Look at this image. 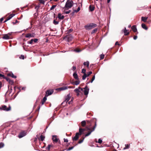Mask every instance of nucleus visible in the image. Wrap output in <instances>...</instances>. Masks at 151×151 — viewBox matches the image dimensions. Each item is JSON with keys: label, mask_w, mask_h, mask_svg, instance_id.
Segmentation results:
<instances>
[{"label": "nucleus", "mask_w": 151, "mask_h": 151, "mask_svg": "<svg viewBox=\"0 0 151 151\" xmlns=\"http://www.w3.org/2000/svg\"><path fill=\"white\" fill-rule=\"evenodd\" d=\"M86 122L85 121L83 120L81 122V125L83 127H85L86 125Z\"/></svg>", "instance_id": "25"}, {"label": "nucleus", "mask_w": 151, "mask_h": 151, "mask_svg": "<svg viewBox=\"0 0 151 151\" xmlns=\"http://www.w3.org/2000/svg\"><path fill=\"white\" fill-rule=\"evenodd\" d=\"M96 122H95V125L92 128V130H91V129L89 128V127H90L91 125H90L89 127H86V130H88V132L86 134L85 136L87 137L89 136L90 134L94 130L95 128L96 127Z\"/></svg>", "instance_id": "2"}, {"label": "nucleus", "mask_w": 151, "mask_h": 151, "mask_svg": "<svg viewBox=\"0 0 151 151\" xmlns=\"http://www.w3.org/2000/svg\"><path fill=\"white\" fill-rule=\"evenodd\" d=\"M104 55L102 54H101V55H100V60L103 59L104 58Z\"/></svg>", "instance_id": "36"}, {"label": "nucleus", "mask_w": 151, "mask_h": 151, "mask_svg": "<svg viewBox=\"0 0 151 151\" xmlns=\"http://www.w3.org/2000/svg\"><path fill=\"white\" fill-rule=\"evenodd\" d=\"M58 0H50V2L51 3H52L53 2V1H57Z\"/></svg>", "instance_id": "47"}, {"label": "nucleus", "mask_w": 151, "mask_h": 151, "mask_svg": "<svg viewBox=\"0 0 151 151\" xmlns=\"http://www.w3.org/2000/svg\"><path fill=\"white\" fill-rule=\"evenodd\" d=\"M26 135V133L25 131H23L21 132L18 135V137L19 138H20Z\"/></svg>", "instance_id": "7"}, {"label": "nucleus", "mask_w": 151, "mask_h": 151, "mask_svg": "<svg viewBox=\"0 0 151 151\" xmlns=\"http://www.w3.org/2000/svg\"><path fill=\"white\" fill-rule=\"evenodd\" d=\"M102 142V140L101 139H99L98 140V143L101 144Z\"/></svg>", "instance_id": "44"}, {"label": "nucleus", "mask_w": 151, "mask_h": 151, "mask_svg": "<svg viewBox=\"0 0 151 151\" xmlns=\"http://www.w3.org/2000/svg\"><path fill=\"white\" fill-rule=\"evenodd\" d=\"M141 26H142V28H143L145 30L147 29L148 28L146 26V25L145 24H143V23L142 24Z\"/></svg>", "instance_id": "29"}, {"label": "nucleus", "mask_w": 151, "mask_h": 151, "mask_svg": "<svg viewBox=\"0 0 151 151\" xmlns=\"http://www.w3.org/2000/svg\"><path fill=\"white\" fill-rule=\"evenodd\" d=\"M97 28L95 29H93L92 31V32H91V34H93L94 33H95L96 32H97Z\"/></svg>", "instance_id": "34"}, {"label": "nucleus", "mask_w": 151, "mask_h": 151, "mask_svg": "<svg viewBox=\"0 0 151 151\" xmlns=\"http://www.w3.org/2000/svg\"><path fill=\"white\" fill-rule=\"evenodd\" d=\"M83 91V88H82L81 87H79L78 88H76L75 89L74 91L76 93L80 92L81 91Z\"/></svg>", "instance_id": "12"}, {"label": "nucleus", "mask_w": 151, "mask_h": 151, "mask_svg": "<svg viewBox=\"0 0 151 151\" xmlns=\"http://www.w3.org/2000/svg\"><path fill=\"white\" fill-rule=\"evenodd\" d=\"M86 130V128L85 129H82L80 128L79 129V135H81L82 132L85 130Z\"/></svg>", "instance_id": "18"}, {"label": "nucleus", "mask_w": 151, "mask_h": 151, "mask_svg": "<svg viewBox=\"0 0 151 151\" xmlns=\"http://www.w3.org/2000/svg\"><path fill=\"white\" fill-rule=\"evenodd\" d=\"M70 12V10L67 11L65 12L66 14H68Z\"/></svg>", "instance_id": "49"}, {"label": "nucleus", "mask_w": 151, "mask_h": 151, "mask_svg": "<svg viewBox=\"0 0 151 151\" xmlns=\"http://www.w3.org/2000/svg\"><path fill=\"white\" fill-rule=\"evenodd\" d=\"M124 32L125 35H127L129 33V32H128V30L126 29L125 27L124 28Z\"/></svg>", "instance_id": "20"}, {"label": "nucleus", "mask_w": 151, "mask_h": 151, "mask_svg": "<svg viewBox=\"0 0 151 151\" xmlns=\"http://www.w3.org/2000/svg\"><path fill=\"white\" fill-rule=\"evenodd\" d=\"M52 139L54 142H57L58 141V139L57 138V136L56 135H52Z\"/></svg>", "instance_id": "6"}, {"label": "nucleus", "mask_w": 151, "mask_h": 151, "mask_svg": "<svg viewBox=\"0 0 151 151\" xmlns=\"http://www.w3.org/2000/svg\"><path fill=\"white\" fill-rule=\"evenodd\" d=\"M58 18L60 19H63L64 18V16L63 15H62V14L60 13H59L58 15Z\"/></svg>", "instance_id": "17"}, {"label": "nucleus", "mask_w": 151, "mask_h": 151, "mask_svg": "<svg viewBox=\"0 0 151 151\" xmlns=\"http://www.w3.org/2000/svg\"><path fill=\"white\" fill-rule=\"evenodd\" d=\"M87 75L86 74H84L82 76V79L84 80L86 77H87Z\"/></svg>", "instance_id": "32"}, {"label": "nucleus", "mask_w": 151, "mask_h": 151, "mask_svg": "<svg viewBox=\"0 0 151 151\" xmlns=\"http://www.w3.org/2000/svg\"><path fill=\"white\" fill-rule=\"evenodd\" d=\"M3 19H3V18H1L0 19V22H2V21H3Z\"/></svg>", "instance_id": "62"}, {"label": "nucleus", "mask_w": 151, "mask_h": 151, "mask_svg": "<svg viewBox=\"0 0 151 151\" xmlns=\"http://www.w3.org/2000/svg\"><path fill=\"white\" fill-rule=\"evenodd\" d=\"M73 76L74 78L76 80H78V79H79L76 72L73 73Z\"/></svg>", "instance_id": "16"}, {"label": "nucleus", "mask_w": 151, "mask_h": 151, "mask_svg": "<svg viewBox=\"0 0 151 151\" xmlns=\"http://www.w3.org/2000/svg\"><path fill=\"white\" fill-rule=\"evenodd\" d=\"M73 39V37L71 36H69L68 37V42L71 41Z\"/></svg>", "instance_id": "30"}, {"label": "nucleus", "mask_w": 151, "mask_h": 151, "mask_svg": "<svg viewBox=\"0 0 151 151\" xmlns=\"http://www.w3.org/2000/svg\"><path fill=\"white\" fill-rule=\"evenodd\" d=\"M45 93H46V95L42 100V101L41 102V105H43L44 104V103H45V101L47 100V91H46Z\"/></svg>", "instance_id": "9"}, {"label": "nucleus", "mask_w": 151, "mask_h": 151, "mask_svg": "<svg viewBox=\"0 0 151 151\" xmlns=\"http://www.w3.org/2000/svg\"><path fill=\"white\" fill-rule=\"evenodd\" d=\"M45 138V137L44 136L42 135H41L40 137H38V139L39 140H41L43 141Z\"/></svg>", "instance_id": "23"}, {"label": "nucleus", "mask_w": 151, "mask_h": 151, "mask_svg": "<svg viewBox=\"0 0 151 151\" xmlns=\"http://www.w3.org/2000/svg\"><path fill=\"white\" fill-rule=\"evenodd\" d=\"M92 72L91 71L88 72L87 74V76H89L91 74H92Z\"/></svg>", "instance_id": "41"}, {"label": "nucleus", "mask_w": 151, "mask_h": 151, "mask_svg": "<svg viewBox=\"0 0 151 151\" xmlns=\"http://www.w3.org/2000/svg\"><path fill=\"white\" fill-rule=\"evenodd\" d=\"M34 36L35 35L34 34H31L30 33H28L26 34L25 37L27 38H30V37H34Z\"/></svg>", "instance_id": "13"}, {"label": "nucleus", "mask_w": 151, "mask_h": 151, "mask_svg": "<svg viewBox=\"0 0 151 151\" xmlns=\"http://www.w3.org/2000/svg\"><path fill=\"white\" fill-rule=\"evenodd\" d=\"M14 14H12L9 15V16L7 18L6 21L12 18L14 16ZM6 20L5 22H6Z\"/></svg>", "instance_id": "26"}, {"label": "nucleus", "mask_w": 151, "mask_h": 151, "mask_svg": "<svg viewBox=\"0 0 151 151\" xmlns=\"http://www.w3.org/2000/svg\"><path fill=\"white\" fill-rule=\"evenodd\" d=\"M73 5V3L72 1L68 0L66 3L65 7L66 9L71 8Z\"/></svg>", "instance_id": "1"}, {"label": "nucleus", "mask_w": 151, "mask_h": 151, "mask_svg": "<svg viewBox=\"0 0 151 151\" xmlns=\"http://www.w3.org/2000/svg\"><path fill=\"white\" fill-rule=\"evenodd\" d=\"M74 50L77 52H79L81 51V50L79 49H75Z\"/></svg>", "instance_id": "46"}, {"label": "nucleus", "mask_w": 151, "mask_h": 151, "mask_svg": "<svg viewBox=\"0 0 151 151\" xmlns=\"http://www.w3.org/2000/svg\"><path fill=\"white\" fill-rule=\"evenodd\" d=\"M118 45L119 46H120V44L118 43V42H116L115 43V45Z\"/></svg>", "instance_id": "50"}, {"label": "nucleus", "mask_w": 151, "mask_h": 151, "mask_svg": "<svg viewBox=\"0 0 151 151\" xmlns=\"http://www.w3.org/2000/svg\"><path fill=\"white\" fill-rule=\"evenodd\" d=\"M2 86V83L1 82H0V89L1 88Z\"/></svg>", "instance_id": "61"}, {"label": "nucleus", "mask_w": 151, "mask_h": 151, "mask_svg": "<svg viewBox=\"0 0 151 151\" xmlns=\"http://www.w3.org/2000/svg\"><path fill=\"white\" fill-rule=\"evenodd\" d=\"M40 3H42L43 4H44V2H45V1H44L42 0H40Z\"/></svg>", "instance_id": "53"}, {"label": "nucleus", "mask_w": 151, "mask_h": 151, "mask_svg": "<svg viewBox=\"0 0 151 151\" xmlns=\"http://www.w3.org/2000/svg\"><path fill=\"white\" fill-rule=\"evenodd\" d=\"M84 138L83 137L82 139H80L79 141H78V143L79 144H80L83 142V141Z\"/></svg>", "instance_id": "33"}, {"label": "nucleus", "mask_w": 151, "mask_h": 151, "mask_svg": "<svg viewBox=\"0 0 151 151\" xmlns=\"http://www.w3.org/2000/svg\"><path fill=\"white\" fill-rule=\"evenodd\" d=\"M76 69V67L75 66H73L72 67V70H75Z\"/></svg>", "instance_id": "57"}, {"label": "nucleus", "mask_w": 151, "mask_h": 151, "mask_svg": "<svg viewBox=\"0 0 151 151\" xmlns=\"http://www.w3.org/2000/svg\"><path fill=\"white\" fill-rule=\"evenodd\" d=\"M95 79V76L94 75L92 78L91 81V83H92L93 82V81Z\"/></svg>", "instance_id": "40"}, {"label": "nucleus", "mask_w": 151, "mask_h": 151, "mask_svg": "<svg viewBox=\"0 0 151 151\" xmlns=\"http://www.w3.org/2000/svg\"><path fill=\"white\" fill-rule=\"evenodd\" d=\"M68 89L67 86H63L58 88L57 89L58 91H61L64 90Z\"/></svg>", "instance_id": "14"}, {"label": "nucleus", "mask_w": 151, "mask_h": 151, "mask_svg": "<svg viewBox=\"0 0 151 151\" xmlns=\"http://www.w3.org/2000/svg\"><path fill=\"white\" fill-rule=\"evenodd\" d=\"M3 38L5 39H10L9 36V35H5L3 37Z\"/></svg>", "instance_id": "24"}, {"label": "nucleus", "mask_w": 151, "mask_h": 151, "mask_svg": "<svg viewBox=\"0 0 151 151\" xmlns=\"http://www.w3.org/2000/svg\"><path fill=\"white\" fill-rule=\"evenodd\" d=\"M70 93L67 95L65 99V101L62 103V104H63L65 102H67L70 99Z\"/></svg>", "instance_id": "10"}, {"label": "nucleus", "mask_w": 151, "mask_h": 151, "mask_svg": "<svg viewBox=\"0 0 151 151\" xmlns=\"http://www.w3.org/2000/svg\"><path fill=\"white\" fill-rule=\"evenodd\" d=\"M84 66H86L87 68H88V67L89 65V63L88 61H87L86 62H84L83 63Z\"/></svg>", "instance_id": "22"}, {"label": "nucleus", "mask_w": 151, "mask_h": 151, "mask_svg": "<svg viewBox=\"0 0 151 151\" xmlns=\"http://www.w3.org/2000/svg\"><path fill=\"white\" fill-rule=\"evenodd\" d=\"M95 8V7L93 5H90L89 6V9L91 12H92L94 11Z\"/></svg>", "instance_id": "19"}, {"label": "nucleus", "mask_w": 151, "mask_h": 151, "mask_svg": "<svg viewBox=\"0 0 151 151\" xmlns=\"http://www.w3.org/2000/svg\"><path fill=\"white\" fill-rule=\"evenodd\" d=\"M74 146H72V147H69L68 148L67 150H71L72 149L74 148Z\"/></svg>", "instance_id": "43"}, {"label": "nucleus", "mask_w": 151, "mask_h": 151, "mask_svg": "<svg viewBox=\"0 0 151 151\" xmlns=\"http://www.w3.org/2000/svg\"><path fill=\"white\" fill-rule=\"evenodd\" d=\"M4 146V144L1 142L0 143V148L3 147Z\"/></svg>", "instance_id": "42"}, {"label": "nucleus", "mask_w": 151, "mask_h": 151, "mask_svg": "<svg viewBox=\"0 0 151 151\" xmlns=\"http://www.w3.org/2000/svg\"><path fill=\"white\" fill-rule=\"evenodd\" d=\"M79 93L80 92L76 93V95H77V96H78L79 95H80Z\"/></svg>", "instance_id": "60"}, {"label": "nucleus", "mask_w": 151, "mask_h": 151, "mask_svg": "<svg viewBox=\"0 0 151 151\" xmlns=\"http://www.w3.org/2000/svg\"><path fill=\"white\" fill-rule=\"evenodd\" d=\"M40 7V6H36L35 7V9H36L37 10Z\"/></svg>", "instance_id": "54"}, {"label": "nucleus", "mask_w": 151, "mask_h": 151, "mask_svg": "<svg viewBox=\"0 0 151 151\" xmlns=\"http://www.w3.org/2000/svg\"><path fill=\"white\" fill-rule=\"evenodd\" d=\"M68 88H74V87H73V86H69V87H68Z\"/></svg>", "instance_id": "59"}, {"label": "nucleus", "mask_w": 151, "mask_h": 151, "mask_svg": "<svg viewBox=\"0 0 151 151\" xmlns=\"http://www.w3.org/2000/svg\"><path fill=\"white\" fill-rule=\"evenodd\" d=\"M77 81H72L71 82V83L73 85H77L79 84L80 83V81L79 80V79L78 80H76Z\"/></svg>", "instance_id": "11"}, {"label": "nucleus", "mask_w": 151, "mask_h": 151, "mask_svg": "<svg viewBox=\"0 0 151 151\" xmlns=\"http://www.w3.org/2000/svg\"><path fill=\"white\" fill-rule=\"evenodd\" d=\"M54 91L53 89L48 90V96L51 95L53 93Z\"/></svg>", "instance_id": "21"}, {"label": "nucleus", "mask_w": 151, "mask_h": 151, "mask_svg": "<svg viewBox=\"0 0 151 151\" xmlns=\"http://www.w3.org/2000/svg\"><path fill=\"white\" fill-rule=\"evenodd\" d=\"M131 28L134 32H137V29L135 25L132 26L131 27Z\"/></svg>", "instance_id": "15"}, {"label": "nucleus", "mask_w": 151, "mask_h": 151, "mask_svg": "<svg viewBox=\"0 0 151 151\" xmlns=\"http://www.w3.org/2000/svg\"><path fill=\"white\" fill-rule=\"evenodd\" d=\"M73 97L72 98L70 101L72 102L73 101Z\"/></svg>", "instance_id": "63"}, {"label": "nucleus", "mask_w": 151, "mask_h": 151, "mask_svg": "<svg viewBox=\"0 0 151 151\" xmlns=\"http://www.w3.org/2000/svg\"><path fill=\"white\" fill-rule=\"evenodd\" d=\"M3 77L4 78H5V76L4 75H2L1 74H0V77Z\"/></svg>", "instance_id": "56"}, {"label": "nucleus", "mask_w": 151, "mask_h": 151, "mask_svg": "<svg viewBox=\"0 0 151 151\" xmlns=\"http://www.w3.org/2000/svg\"><path fill=\"white\" fill-rule=\"evenodd\" d=\"M79 133H76L75 137H73V141H77L79 138Z\"/></svg>", "instance_id": "8"}, {"label": "nucleus", "mask_w": 151, "mask_h": 151, "mask_svg": "<svg viewBox=\"0 0 151 151\" xmlns=\"http://www.w3.org/2000/svg\"><path fill=\"white\" fill-rule=\"evenodd\" d=\"M20 58L21 59H24V55H21L20 57Z\"/></svg>", "instance_id": "45"}, {"label": "nucleus", "mask_w": 151, "mask_h": 151, "mask_svg": "<svg viewBox=\"0 0 151 151\" xmlns=\"http://www.w3.org/2000/svg\"><path fill=\"white\" fill-rule=\"evenodd\" d=\"M33 39H32L31 40L29 41V43L30 44H32L33 43Z\"/></svg>", "instance_id": "52"}, {"label": "nucleus", "mask_w": 151, "mask_h": 151, "mask_svg": "<svg viewBox=\"0 0 151 151\" xmlns=\"http://www.w3.org/2000/svg\"><path fill=\"white\" fill-rule=\"evenodd\" d=\"M147 18H148L147 17H141V19L144 22H147Z\"/></svg>", "instance_id": "28"}, {"label": "nucleus", "mask_w": 151, "mask_h": 151, "mask_svg": "<svg viewBox=\"0 0 151 151\" xmlns=\"http://www.w3.org/2000/svg\"><path fill=\"white\" fill-rule=\"evenodd\" d=\"M89 91V89L88 87L87 86L83 88V91L84 94L85 95H87L88 94Z\"/></svg>", "instance_id": "5"}, {"label": "nucleus", "mask_w": 151, "mask_h": 151, "mask_svg": "<svg viewBox=\"0 0 151 151\" xmlns=\"http://www.w3.org/2000/svg\"><path fill=\"white\" fill-rule=\"evenodd\" d=\"M56 5H52L51 7L50 8V10L53 9L55 8L56 7Z\"/></svg>", "instance_id": "38"}, {"label": "nucleus", "mask_w": 151, "mask_h": 151, "mask_svg": "<svg viewBox=\"0 0 151 151\" xmlns=\"http://www.w3.org/2000/svg\"><path fill=\"white\" fill-rule=\"evenodd\" d=\"M97 25L93 23H91L85 25V28L86 29L89 30L96 27Z\"/></svg>", "instance_id": "3"}, {"label": "nucleus", "mask_w": 151, "mask_h": 151, "mask_svg": "<svg viewBox=\"0 0 151 151\" xmlns=\"http://www.w3.org/2000/svg\"><path fill=\"white\" fill-rule=\"evenodd\" d=\"M11 107L10 106H9L8 107H7L6 106L3 105L0 107V110L8 111L11 110Z\"/></svg>", "instance_id": "4"}, {"label": "nucleus", "mask_w": 151, "mask_h": 151, "mask_svg": "<svg viewBox=\"0 0 151 151\" xmlns=\"http://www.w3.org/2000/svg\"><path fill=\"white\" fill-rule=\"evenodd\" d=\"M59 23L58 21H57L55 20H54L53 21V23L55 25H57Z\"/></svg>", "instance_id": "37"}, {"label": "nucleus", "mask_w": 151, "mask_h": 151, "mask_svg": "<svg viewBox=\"0 0 151 151\" xmlns=\"http://www.w3.org/2000/svg\"><path fill=\"white\" fill-rule=\"evenodd\" d=\"M7 75L8 76H11L13 78H16V76L14 75L12 73H8Z\"/></svg>", "instance_id": "27"}, {"label": "nucleus", "mask_w": 151, "mask_h": 151, "mask_svg": "<svg viewBox=\"0 0 151 151\" xmlns=\"http://www.w3.org/2000/svg\"><path fill=\"white\" fill-rule=\"evenodd\" d=\"M64 142H67L68 141V140L67 139H64Z\"/></svg>", "instance_id": "58"}, {"label": "nucleus", "mask_w": 151, "mask_h": 151, "mask_svg": "<svg viewBox=\"0 0 151 151\" xmlns=\"http://www.w3.org/2000/svg\"><path fill=\"white\" fill-rule=\"evenodd\" d=\"M80 9V7H78L77 10H75L74 11V12H73L72 13L73 14L75 12H76V13L78 12Z\"/></svg>", "instance_id": "31"}, {"label": "nucleus", "mask_w": 151, "mask_h": 151, "mask_svg": "<svg viewBox=\"0 0 151 151\" xmlns=\"http://www.w3.org/2000/svg\"><path fill=\"white\" fill-rule=\"evenodd\" d=\"M125 147L124 148V149H127L129 148V145L128 144H126L125 145Z\"/></svg>", "instance_id": "35"}, {"label": "nucleus", "mask_w": 151, "mask_h": 151, "mask_svg": "<svg viewBox=\"0 0 151 151\" xmlns=\"http://www.w3.org/2000/svg\"><path fill=\"white\" fill-rule=\"evenodd\" d=\"M86 70L85 69L83 68L82 69V73H83L84 74H86Z\"/></svg>", "instance_id": "39"}, {"label": "nucleus", "mask_w": 151, "mask_h": 151, "mask_svg": "<svg viewBox=\"0 0 151 151\" xmlns=\"http://www.w3.org/2000/svg\"><path fill=\"white\" fill-rule=\"evenodd\" d=\"M52 147V146L51 145H49L48 146V150H49L51 147Z\"/></svg>", "instance_id": "51"}, {"label": "nucleus", "mask_w": 151, "mask_h": 151, "mask_svg": "<svg viewBox=\"0 0 151 151\" xmlns=\"http://www.w3.org/2000/svg\"><path fill=\"white\" fill-rule=\"evenodd\" d=\"M137 38V36H134V37L133 39L134 40H136Z\"/></svg>", "instance_id": "55"}, {"label": "nucleus", "mask_w": 151, "mask_h": 151, "mask_svg": "<svg viewBox=\"0 0 151 151\" xmlns=\"http://www.w3.org/2000/svg\"><path fill=\"white\" fill-rule=\"evenodd\" d=\"M72 102V101H69L68 102V104H70L71 103V102Z\"/></svg>", "instance_id": "64"}, {"label": "nucleus", "mask_w": 151, "mask_h": 151, "mask_svg": "<svg viewBox=\"0 0 151 151\" xmlns=\"http://www.w3.org/2000/svg\"><path fill=\"white\" fill-rule=\"evenodd\" d=\"M38 40L37 39H33V41L35 42H37V41Z\"/></svg>", "instance_id": "48"}]
</instances>
